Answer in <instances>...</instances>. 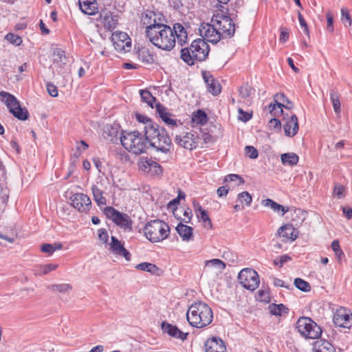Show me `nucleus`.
I'll use <instances>...</instances> for the list:
<instances>
[{"label":"nucleus","instance_id":"nucleus-1","mask_svg":"<svg viewBox=\"0 0 352 352\" xmlns=\"http://www.w3.org/2000/svg\"><path fill=\"white\" fill-rule=\"evenodd\" d=\"M143 23L146 25V35L154 45L166 51L175 47L176 40L173 30L167 25L157 23L153 12L146 14Z\"/></svg>","mask_w":352,"mask_h":352},{"label":"nucleus","instance_id":"nucleus-2","mask_svg":"<svg viewBox=\"0 0 352 352\" xmlns=\"http://www.w3.org/2000/svg\"><path fill=\"white\" fill-rule=\"evenodd\" d=\"M144 140L147 145L155 148L157 151L166 153L171 147V140L166 131L160 129L159 125L153 122H147V125L143 127Z\"/></svg>","mask_w":352,"mask_h":352},{"label":"nucleus","instance_id":"nucleus-3","mask_svg":"<svg viewBox=\"0 0 352 352\" xmlns=\"http://www.w3.org/2000/svg\"><path fill=\"white\" fill-rule=\"evenodd\" d=\"M186 319L192 327L205 328L212 323L213 312L206 303L201 301L196 302L188 307Z\"/></svg>","mask_w":352,"mask_h":352},{"label":"nucleus","instance_id":"nucleus-4","mask_svg":"<svg viewBox=\"0 0 352 352\" xmlns=\"http://www.w3.org/2000/svg\"><path fill=\"white\" fill-rule=\"evenodd\" d=\"M209 46L201 38L192 41L189 47L181 50V58L189 65L195 64V61L204 60L209 53Z\"/></svg>","mask_w":352,"mask_h":352},{"label":"nucleus","instance_id":"nucleus-5","mask_svg":"<svg viewBox=\"0 0 352 352\" xmlns=\"http://www.w3.org/2000/svg\"><path fill=\"white\" fill-rule=\"evenodd\" d=\"M120 142L124 148L135 155L146 152L147 142L138 131L123 132L120 137Z\"/></svg>","mask_w":352,"mask_h":352},{"label":"nucleus","instance_id":"nucleus-6","mask_svg":"<svg viewBox=\"0 0 352 352\" xmlns=\"http://www.w3.org/2000/svg\"><path fill=\"white\" fill-rule=\"evenodd\" d=\"M144 232L151 242L157 243L168 237L170 228L167 223L157 219L148 222L144 228Z\"/></svg>","mask_w":352,"mask_h":352},{"label":"nucleus","instance_id":"nucleus-7","mask_svg":"<svg viewBox=\"0 0 352 352\" xmlns=\"http://www.w3.org/2000/svg\"><path fill=\"white\" fill-rule=\"evenodd\" d=\"M0 99L6 104L10 112L20 120H26L29 113L25 108H22L15 96L6 91H0Z\"/></svg>","mask_w":352,"mask_h":352},{"label":"nucleus","instance_id":"nucleus-8","mask_svg":"<svg viewBox=\"0 0 352 352\" xmlns=\"http://www.w3.org/2000/svg\"><path fill=\"white\" fill-rule=\"evenodd\" d=\"M296 328L300 335L309 339H317L322 333L320 327L307 317L300 318L296 322Z\"/></svg>","mask_w":352,"mask_h":352},{"label":"nucleus","instance_id":"nucleus-9","mask_svg":"<svg viewBox=\"0 0 352 352\" xmlns=\"http://www.w3.org/2000/svg\"><path fill=\"white\" fill-rule=\"evenodd\" d=\"M212 23L215 24L222 38H229L234 35L235 26L230 16L223 14H217L213 16Z\"/></svg>","mask_w":352,"mask_h":352},{"label":"nucleus","instance_id":"nucleus-10","mask_svg":"<svg viewBox=\"0 0 352 352\" xmlns=\"http://www.w3.org/2000/svg\"><path fill=\"white\" fill-rule=\"evenodd\" d=\"M238 279L245 288L254 291L259 285V278L257 272L252 269H243L239 275Z\"/></svg>","mask_w":352,"mask_h":352},{"label":"nucleus","instance_id":"nucleus-11","mask_svg":"<svg viewBox=\"0 0 352 352\" xmlns=\"http://www.w3.org/2000/svg\"><path fill=\"white\" fill-rule=\"evenodd\" d=\"M111 41L116 51L126 53L131 49V38L123 32H114L111 35Z\"/></svg>","mask_w":352,"mask_h":352},{"label":"nucleus","instance_id":"nucleus-12","mask_svg":"<svg viewBox=\"0 0 352 352\" xmlns=\"http://www.w3.org/2000/svg\"><path fill=\"white\" fill-rule=\"evenodd\" d=\"M199 34L203 39L212 43H218L222 38L219 30L215 24L202 23L199 28Z\"/></svg>","mask_w":352,"mask_h":352},{"label":"nucleus","instance_id":"nucleus-13","mask_svg":"<svg viewBox=\"0 0 352 352\" xmlns=\"http://www.w3.org/2000/svg\"><path fill=\"white\" fill-rule=\"evenodd\" d=\"M175 141L184 148L192 150L197 147L199 138L195 133L184 132L177 135Z\"/></svg>","mask_w":352,"mask_h":352},{"label":"nucleus","instance_id":"nucleus-14","mask_svg":"<svg viewBox=\"0 0 352 352\" xmlns=\"http://www.w3.org/2000/svg\"><path fill=\"white\" fill-rule=\"evenodd\" d=\"M333 322L336 326L349 328L352 325V314L346 309L340 307L334 314Z\"/></svg>","mask_w":352,"mask_h":352},{"label":"nucleus","instance_id":"nucleus-15","mask_svg":"<svg viewBox=\"0 0 352 352\" xmlns=\"http://www.w3.org/2000/svg\"><path fill=\"white\" fill-rule=\"evenodd\" d=\"M72 205L74 208L82 212L89 210L91 205L90 198L85 194L76 193L71 197Z\"/></svg>","mask_w":352,"mask_h":352},{"label":"nucleus","instance_id":"nucleus-16","mask_svg":"<svg viewBox=\"0 0 352 352\" xmlns=\"http://www.w3.org/2000/svg\"><path fill=\"white\" fill-rule=\"evenodd\" d=\"M283 116V129L285 131V134L288 137H294L296 135L298 131L299 126L298 118L296 115L292 114L290 116Z\"/></svg>","mask_w":352,"mask_h":352},{"label":"nucleus","instance_id":"nucleus-17","mask_svg":"<svg viewBox=\"0 0 352 352\" xmlns=\"http://www.w3.org/2000/svg\"><path fill=\"white\" fill-rule=\"evenodd\" d=\"M285 96L283 94H276L274 96V104H270L268 107L270 112L274 116H277L279 113L283 114V107L288 109H292V106L285 105Z\"/></svg>","mask_w":352,"mask_h":352},{"label":"nucleus","instance_id":"nucleus-18","mask_svg":"<svg viewBox=\"0 0 352 352\" xmlns=\"http://www.w3.org/2000/svg\"><path fill=\"white\" fill-rule=\"evenodd\" d=\"M140 168L151 176H159L162 173V166L153 160H144L139 163Z\"/></svg>","mask_w":352,"mask_h":352},{"label":"nucleus","instance_id":"nucleus-19","mask_svg":"<svg viewBox=\"0 0 352 352\" xmlns=\"http://www.w3.org/2000/svg\"><path fill=\"white\" fill-rule=\"evenodd\" d=\"M99 20L104 28L110 31L116 28L118 24L117 16L113 15L112 13L108 10H102L100 12Z\"/></svg>","mask_w":352,"mask_h":352},{"label":"nucleus","instance_id":"nucleus-20","mask_svg":"<svg viewBox=\"0 0 352 352\" xmlns=\"http://www.w3.org/2000/svg\"><path fill=\"white\" fill-rule=\"evenodd\" d=\"M110 243V250L111 251L118 256H123L125 258L126 261L131 260V254L129 252L125 249L119 240L116 236H111Z\"/></svg>","mask_w":352,"mask_h":352},{"label":"nucleus","instance_id":"nucleus-21","mask_svg":"<svg viewBox=\"0 0 352 352\" xmlns=\"http://www.w3.org/2000/svg\"><path fill=\"white\" fill-rule=\"evenodd\" d=\"M162 329L164 333L168 334L170 336L177 339H181L182 340H186L188 335V333L182 332L176 326L166 323V322H163L162 323Z\"/></svg>","mask_w":352,"mask_h":352},{"label":"nucleus","instance_id":"nucleus-22","mask_svg":"<svg viewBox=\"0 0 352 352\" xmlns=\"http://www.w3.org/2000/svg\"><path fill=\"white\" fill-rule=\"evenodd\" d=\"M226 267V263L219 258L208 260L205 263V270L206 272L214 273L217 275L222 273Z\"/></svg>","mask_w":352,"mask_h":352},{"label":"nucleus","instance_id":"nucleus-23","mask_svg":"<svg viewBox=\"0 0 352 352\" xmlns=\"http://www.w3.org/2000/svg\"><path fill=\"white\" fill-rule=\"evenodd\" d=\"M206 352H226V348L223 341L215 337L208 339L206 344Z\"/></svg>","mask_w":352,"mask_h":352},{"label":"nucleus","instance_id":"nucleus-24","mask_svg":"<svg viewBox=\"0 0 352 352\" xmlns=\"http://www.w3.org/2000/svg\"><path fill=\"white\" fill-rule=\"evenodd\" d=\"M203 77L207 85L208 91L214 96L218 95L221 90V86L219 82L212 76L206 72L203 74Z\"/></svg>","mask_w":352,"mask_h":352},{"label":"nucleus","instance_id":"nucleus-25","mask_svg":"<svg viewBox=\"0 0 352 352\" xmlns=\"http://www.w3.org/2000/svg\"><path fill=\"white\" fill-rule=\"evenodd\" d=\"M277 234L283 238V241H294L297 238L295 228L290 224H285L278 228Z\"/></svg>","mask_w":352,"mask_h":352},{"label":"nucleus","instance_id":"nucleus-26","mask_svg":"<svg viewBox=\"0 0 352 352\" xmlns=\"http://www.w3.org/2000/svg\"><path fill=\"white\" fill-rule=\"evenodd\" d=\"M80 10L88 15H94L98 12V3L96 0H78Z\"/></svg>","mask_w":352,"mask_h":352},{"label":"nucleus","instance_id":"nucleus-27","mask_svg":"<svg viewBox=\"0 0 352 352\" xmlns=\"http://www.w3.org/2000/svg\"><path fill=\"white\" fill-rule=\"evenodd\" d=\"M176 230L183 241H189L193 238V228L190 226L179 223Z\"/></svg>","mask_w":352,"mask_h":352},{"label":"nucleus","instance_id":"nucleus-28","mask_svg":"<svg viewBox=\"0 0 352 352\" xmlns=\"http://www.w3.org/2000/svg\"><path fill=\"white\" fill-rule=\"evenodd\" d=\"M175 38L177 39V43L180 45H183L187 42L188 35L184 26L180 23H175L173 29Z\"/></svg>","mask_w":352,"mask_h":352},{"label":"nucleus","instance_id":"nucleus-29","mask_svg":"<svg viewBox=\"0 0 352 352\" xmlns=\"http://www.w3.org/2000/svg\"><path fill=\"white\" fill-rule=\"evenodd\" d=\"M314 352H336L334 346L329 342L320 340L314 344Z\"/></svg>","mask_w":352,"mask_h":352},{"label":"nucleus","instance_id":"nucleus-30","mask_svg":"<svg viewBox=\"0 0 352 352\" xmlns=\"http://www.w3.org/2000/svg\"><path fill=\"white\" fill-rule=\"evenodd\" d=\"M91 191L94 200L99 206L107 205V199L104 196V192L98 186L94 185Z\"/></svg>","mask_w":352,"mask_h":352},{"label":"nucleus","instance_id":"nucleus-31","mask_svg":"<svg viewBox=\"0 0 352 352\" xmlns=\"http://www.w3.org/2000/svg\"><path fill=\"white\" fill-rule=\"evenodd\" d=\"M137 270L149 272L152 274L159 275L161 272L160 269L155 264L144 262L135 266Z\"/></svg>","mask_w":352,"mask_h":352},{"label":"nucleus","instance_id":"nucleus-32","mask_svg":"<svg viewBox=\"0 0 352 352\" xmlns=\"http://www.w3.org/2000/svg\"><path fill=\"white\" fill-rule=\"evenodd\" d=\"M117 226L122 228L127 229L131 227V220L129 215L120 212L113 221Z\"/></svg>","mask_w":352,"mask_h":352},{"label":"nucleus","instance_id":"nucleus-33","mask_svg":"<svg viewBox=\"0 0 352 352\" xmlns=\"http://www.w3.org/2000/svg\"><path fill=\"white\" fill-rule=\"evenodd\" d=\"M263 205L266 207H270L274 212H281L282 214H285L288 210V208H285L283 205H280L271 199H266L263 201Z\"/></svg>","mask_w":352,"mask_h":352},{"label":"nucleus","instance_id":"nucleus-34","mask_svg":"<svg viewBox=\"0 0 352 352\" xmlns=\"http://www.w3.org/2000/svg\"><path fill=\"white\" fill-rule=\"evenodd\" d=\"M280 160L284 165L294 166L298 164L299 158L294 153H287L281 155Z\"/></svg>","mask_w":352,"mask_h":352},{"label":"nucleus","instance_id":"nucleus-35","mask_svg":"<svg viewBox=\"0 0 352 352\" xmlns=\"http://www.w3.org/2000/svg\"><path fill=\"white\" fill-rule=\"evenodd\" d=\"M118 134V127L117 126L107 125L104 129V138L109 141H114L117 139Z\"/></svg>","mask_w":352,"mask_h":352},{"label":"nucleus","instance_id":"nucleus-36","mask_svg":"<svg viewBox=\"0 0 352 352\" xmlns=\"http://www.w3.org/2000/svg\"><path fill=\"white\" fill-rule=\"evenodd\" d=\"M58 267V265L56 264H47V265H38L35 267L34 270V273L35 275H43V274H47L50 272L55 270Z\"/></svg>","mask_w":352,"mask_h":352},{"label":"nucleus","instance_id":"nucleus-37","mask_svg":"<svg viewBox=\"0 0 352 352\" xmlns=\"http://www.w3.org/2000/svg\"><path fill=\"white\" fill-rule=\"evenodd\" d=\"M138 56L140 60L146 63H151L153 62V57L150 54L148 49L142 47L138 51Z\"/></svg>","mask_w":352,"mask_h":352},{"label":"nucleus","instance_id":"nucleus-38","mask_svg":"<svg viewBox=\"0 0 352 352\" xmlns=\"http://www.w3.org/2000/svg\"><path fill=\"white\" fill-rule=\"evenodd\" d=\"M140 94L142 102L146 103L151 108H154V103L156 101V98L152 96L150 91L147 90H140Z\"/></svg>","mask_w":352,"mask_h":352},{"label":"nucleus","instance_id":"nucleus-39","mask_svg":"<svg viewBox=\"0 0 352 352\" xmlns=\"http://www.w3.org/2000/svg\"><path fill=\"white\" fill-rule=\"evenodd\" d=\"M208 118L206 113L201 111L198 110L194 113L192 117V122L197 124H204L207 122Z\"/></svg>","mask_w":352,"mask_h":352},{"label":"nucleus","instance_id":"nucleus-40","mask_svg":"<svg viewBox=\"0 0 352 352\" xmlns=\"http://www.w3.org/2000/svg\"><path fill=\"white\" fill-rule=\"evenodd\" d=\"M54 63H60L65 65L66 63V56L65 52L60 48H55L53 51Z\"/></svg>","mask_w":352,"mask_h":352},{"label":"nucleus","instance_id":"nucleus-41","mask_svg":"<svg viewBox=\"0 0 352 352\" xmlns=\"http://www.w3.org/2000/svg\"><path fill=\"white\" fill-rule=\"evenodd\" d=\"M62 247H63V245L61 243H54V244L45 243L41 246V250L43 252L47 253L49 255H51L56 250H60L62 248Z\"/></svg>","mask_w":352,"mask_h":352},{"label":"nucleus","instance_id":"nucleus-42","mask_svg":"<svg viewBox=\"0 0 352 352\" xmlns=\"http://www.w3.org/2000/svg\"><path fill=\"white\" fill-rule=\"evenodd\" d=\"M49 289L53 292H60V293H68L72 289V286L69 284H55L49 286Z\"/></svg>","mask_w":352,"mask_h":352},{"label":"nucleus","instance_id":"nucleus-43","mask_svg":"<svg viewBox=\"0 0 352 352\" xmlns=\"http://www.w3.org/2000/svg\"><path fill=\"white\" fill-rule=\"evenodd\" d=\"M197 217L200 221H202L203 226L205 228L208 230H211L212 228V221L206 211L201 212V213H199Z\"/></svg>","mask_w":352,"mask_h":352},{"label":"nucleus","instance_id":"nucleus-44","mask_svg":"<svg viewBox=\"0 0 352 352\" xmlns=\"http://www.w3.org/2000/svg\"><path fill=\"white\" fill-rule=\"evenodd\" d=\"M237 201L241 204H245L246 206H249L252 201V197L248 192L244 191L238 194Z\"/></svg>","mask_w":352,"mask_h":352},{"label":"nucleus","instance_id":"nucleus-45","mask_svg":"<svg viewBox=\"0 0 352 352\" xmlns=\"http://www.w3.org/2000/svg\"><path fill=\"white\" fill-rule=\"evenodd\" d=\"M269 309L270 311V313L272 315L278 316L280 315L282 313H286L287 309L283 305H275L272 304L269 306Z\"/></svg>","mask_w":352,"mask_h":352},{"label":"nucleus","instance_id":"nucleus-46","mask_svg":"<svg viewBox=\"0 0 352 352\" xmlns=\"http://www.w3.org/2000/svg\"><path fill=\"white\" fill-rule=\"evenodd\" d=\"M341 21L345 25L351 26L352 24L351 16L349 14V10L346 8H341Z\"/></svg>","mask_w":352,"mask_h":352},{"label":"nucleus","instance_id":"nucleus-47","mask_svg":"<svg viewBox=\"0 0 352 352\" xmlns=\"http://www.w3.org/2000/svg\"><path fill=\"white\" fill-rule=\"evenodd\" d=\"M330 98L333 104L334 111L336 114L340 113V102L339 97L333 91L330 92Z\"/></svg>","mask_w":352,"mask_h":352},{"label":"nucleus","instance_id":"nucleus-48","mask_svg":"<svg viewBox=\"0 0 352 352\" xmlns=\"http://www.w3.org/2000/svg\"><path fill=\"white\" fill-rule=\"evenodd\" d=\"M294 285L298 289L302 292H309L311 289L309 284L300 278H297L294 280Z\"/></svg>","mask_w":352,"mask_h":352},{"label":"nucleus","instance_id":"nucleus-49","mask_svg":"<svg viewBox=\"0 0 352 352\" xmlns=\"http://www.w3.org/2000/svg\"><path fill=\"white\" fill-rule=\"evenodd\" d=\"M331 248L334 252L338 260L340 261L342 259V258L344 256V254L342 249L340 248L339 241L338 240L333 241V242L331 243Z\"/></svg>","mask_w":352,"mask_h":352},{"label":"nucleus","instance_id":"nucleus-50","mask_svg":"<svg viewBox=\"0 0 352 352\" xmlns=\"http://www.w3.org/2000/svg\"><path fill=\"white\" fill-rule=\"evenodd\" d=\"M223 258L230 263L229 265L236 264L238 262L237 255L230 251L223 252Z\"/></svg>","mask_w":352,"mask_h":352},{"label":"nucleus","instance_id":"nucleus-51","mask_svg":"<svg viewBox=\"0 0 352 352\" xmlns=\"http://www.w3.org/2000/svg\"><path fill=\"white\" fill-rule=\"evenodd\" d=\"M104 213L108 219L114 221L120 212L114 209L113 207H107L104 210Z\"/></svg>","mask_w":352,"mask_h":352},{"label":"nucleus","instance_id":"nucleus-52","mask_svg":"<svg viewBox=\"0 0 352 352\" xmlns=\"http://www.w3.org/2000/svg\"><path fill=\"white\" fill-rule=\"evenodd\" d=\"M88 148V144L84 141H80L76 144V151L74 155L76 157H78L81 155L82 152L85 151Z\"/></svg>","mask_w":352,"mask_h":352},{"label":"nucleus","instance_id":"nucleus-53","mask_svg":"<svg viewBox=\"0 0 352 352\" xmlns=\"http://www.w3.org/2000/svg\"><path fill=\"white\" fill-rule=\"evenodd\" d=\"M6 38L10 43L14 44L16 45H19L22 42V39L20 36H19L16 34H12V33L8 34L6 36Z\"/></svg>","mask_w":352,"mask_h":352},{"label":"nucleus","instance_id":"nucleus-54","mask_svg":"<svg viewBox=\"0 0 352 352\" xmlns=\"http://www.w3.org/2000/svg\"><path fill=\"white\" fill-rule=\"evenodd\" d=\"M245 153L246 156H248L250 159H256L258 157L257 150L254 146H245Z\"/></svg>","mask_w":352,"mask_h":352},{"label":"nucleus","instance_id":"nucleus-55","mask_svg":"<svg viewBox=\"0 0 352 352\" xmlns=\"http://www.w3.org/2000/svg\"><path fill=\"white\" fill-rule=\"evenodd\" d=\"M294 215L295 217H292V220L294 221H299L300 223H302L305 219V214L304 211L300 209H296L294 210Z\"/></svg>","mask_w":352,"mask_h":352},{"label":"nucleus","instance_id":"nucleus-56","mask_svg":"<svg viewBox=\"0 0 352 352\" xmlns=\"http://www.w3.org/2000/svg\"><path fill=\"white\" fill-rule=\"evenodd\" d=\"M252 91V89L247 85H243L239 88L240 96L244 98L250 97Z\"/></svg>","mask_w":352,"mask_h":352},{"label":"nucleus","instance_id":"nucleus-57","mask_svg":"<svg viewBox=\"0 0 352 352\" xmlns=\"http://www.w3.org/2000/svg\"><path fill=\"white\" fill-rule=\"evenodd\" d=\"M155 107L156 108L157 112L159 114V116L161 118H164V116H166L168 113H170L169 111H168V109L165 107H164L163 105L160 104L159 102L155 104Z\"/></svg>","mask_w":352,"mask_h":352},{"label":"nucleus","instance_id":"nucleus-58","mask_svg":"<svg viewBox=\"0 0 352 352\" xmlns=\"http://www.w3.org/2000/svg\"><path fill=\"white\" fill-rule=\"evenodd\" d=\"M183 217H181L182 221L188 223H190L192 217L191 210L190 208L182 209Z\"/></svg>","mask_w":352,"mask_h":352},{"label":"nucleus","instance_id":"nucleus-59","mask_svg":"<svg viewBox=\"0 0 352 352\" xmlns=\"http://www.w3.org/2000/svg\"><path fill=\"white\" fill-rule=\"evenodd\" d=\"M291 260V257L288 255H282L274 261V263L276 265H278L279 267H282L284 263Z\"/></svg>","mask_w":352,"mask_h":352},{"label":"nucleus","instance_id":"nucleus-60","mask_svg":"<svg viewBox=\"0 0 352 352\" xmlns=\"http://www.w3.org/2000/svg\"><path fill=\"white\" fill-rule=\"evenodd\" d=\"M344 188L343 186L336 184L333 188V195L337 197L338 199L344 197Z\"/></svg>","mask_w":352,"mask_h":352},{"label":"nucleus","instance_id":"nucleus-61","mask_svg":"<svg viewBox=\"0 0 352 352\" xmlns=\"http://www.w3.org/2000/svg\"><path fill=\"white\" fill-rule=\"evenodd\" d=\"M235 180H239V184H244V179L239 175H236V174L228 175L225 177V179H224V181L226 182H232V181H235Z\"/></svg>","mask_w":352,"mask_h":352},{"label":"nucleus","instance_id":"nucleus-62","mask_svg":"<svg viewBox=\"0 0 352 352\" xmlns=\"http://www.w3.org/2000/svg\"><path fill=\"white\" fill-rule=\"evenodd\" d=\"M326 17H327V30L329 31L333 32V30H334L333 25V15L330 12H329L327 13Z\"/></svg>","mask_w":352,"mask_h":352},{"label":"nucleus","instance_id":"nucleus-63","mask_svg":"<svg viewBox=\"0 0 352 352\" xmlns=\"http://www.w3.org/2000/svg\"><path fill=\"white\" fill-rule=\"evenodd\" d=\"M298 18L300 26L304 28V32H305V34L309 35V28H308L307 24L300 12H298Z\"/></svg>","mask_w":352,"mask_h":352},{"label":"nucleus","instance_id":"nucleus-64","mask_svg":"<svg viewBox=\"0 0 352 352\" xmlns=\"http://www.w3.org/2000/svg\"><path fill=\"white\" fill-rule=\"evenodd\" d=\"M47 90L48 94L51 96L56 97L58 96V89L55 85L48 83L47 85Z\"/></svg>","mask_w":352,"mask_h":352}]
</instances>
